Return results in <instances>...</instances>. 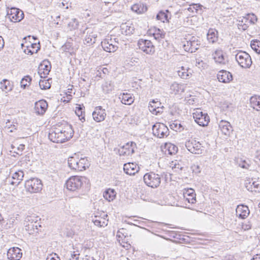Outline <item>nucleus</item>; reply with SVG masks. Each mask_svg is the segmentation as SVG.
<instances>
[{"instance_id": "nucleus-20", "label": "nucleus", "mask_w": 260, "mask_h": 260, "mask_svg": "<svg viewBox=\"0 0 260 260\" xmlns=\"http://www.w3.org/2000/svg\"><path fill=\"white\" fill-rule=\"evenodd\" d=\"M77 167L75 168V171L77 172H80L84 171L88 168L89 166V162L87 157H79V161H78Z\"/></svg>"}, {"instance_id": "nucleus-44", "label": "nucleus", "mask_w": 260, "mask_h": 260, "mask_svg": "<svg viewBox=\"0 0 260 260\" xmlns=\"http://www.w3.org/2000/svg\"><path fill=\"white\" fill-rule=\"evenodd\" d=\"M249 17H253L254 18H255V15L253 14H248L246 17H243L241 18V20L242 21L244 25H243V30L247 29L248 27V23H249L248 19H249Z\"/></svg>"}, {"instance_id": "nucleus-17", "label": "nucleus", "mask_w": 260, "mask_h": 260, "mask_svg": "<svg viewBox=\"0 0 260 260\" xmlns=\"http://www.w3.org/2000/svg\"><path fill=\"white\" fill-rule=\"evenodd\" d=\"M93 119L96 122H101L105 120L106 113L105 110L103 109L101 106L96 107L92 113Z\"/></svg>"}, {"instance_id": "nucleus-8", "label": "nucleus", "mask_w": 260, "mask_h": 260, "mask_svg": "<svg viewBox=\"0 0 260 260\" xmlns=\"http://www.w3.org/2000/svg\"><path fill=\"white\" fill-rule=\"evenodd\" d=\"M185 147L192 153L200 154L204 151L202 144L196 140H189L185 142Z\"/></svg>"}, {"instance_id": "nucleus-58", "label": "nucleus", "mask_w": 260, "mask_h": 260, "mask_svg": "<svg viewBox=\"0 0 260 260\" xmlns=\"http://www.w3.org/2000/svg\"><path fill=\"white\" fill-rule=\"evenodd\" d=\"M34 223H35V229L36 230V233H39V228H41V225H40V223L39 222H37V221L34 222Z\"/></svg>"}, {"instance_id": "nucleus-13", "label": "nucleus", "mask_w": 260, "mask_h": 260, "mask_svg": "<svg viewBox=\"0 0 260 260\" xmlns=\"http://www.w3.org/2000/svg\"><path fill=\"white\" fill-rule=\"evenodd\" d=\"M116 39L114 40L112 39H106L101 42V45L103 49L108 52H114L118 49L117 44L118 43L116 41Z\"/></svg>"}, {"instance_id": "nucleus-36", "label": "nucleus", "mask_w": 260, "mask_h": 260, "mask_svg": "<svg viewBox=\"0 0 260 260\" xmlns=\"http://www.w3.org/2000/svg\"><path fill=\"white\" fill-rule=\"evenodd\" d=\"M171 129L176 132H181L185 129V126L182 124L179 121H174L170 125Z\"/></svg>"}, {"instance_id": "nucleus-50", "label": "nucleus", "mask_w": 260, "mask_h": 260, "mask_svg": "<svg viewBox=\"0 0 260 260\" xmlns=\"http://www.w3.org/2000/svg\"><path fill=\"white\" fill-rule=\"evenodd\" d=\"M238 164L239 167L243 169H248L250 164L246 160H243L240 159L239 160H238Z\"/></svg>"}, {"instance_id": "nucleus-30", "label": "nucleus", "mask_w": 260, "mask_h": 260, "mask_svg": "<svg viewBox=\"0 0 260 260\" xmlns=\"http://www.w3.org/2000/svg\"><path fill=\"white\" fill-rule=\"evenodd\" d=\"M218 32L215 29H210L207 34L208 41L211 43L216 42L218 40Z\"/></svg>"}, {"instance_id": "nucleus-53", "label": "nucleus", "mask_w": 260, "mask_h": 260, "mask_svg": "<svg viewBox=\"0 0 260 260\" xmlns=\"http://www.w3.org/2000/svg\"><path fill=\"white\" fill-rule=\"evenodd\" d=\"M191 6H193V8L196 10V13H198V11L202 10V8L203 7L202 5L200 4H192Z\"/></svg>"}, {"instance_id": "nucleus-32", "label": "nucleus", "mask_w": 260, "mask_h": 260, "mask_svg": "<svg viewBox=\"0 0 260 260\" xmlns=\"http://www.w3.org/2000/svg\"><path fill=\"white\" fill-rule=\"evenodd\" d=\"M102 87L104 93H109L114 89V83L111 81H106L102 84Z\"/></svg>"}, {"instance_id": "nucleus-63", "label": "nucleus", "mask_w": 260, "mask_h": 260, "mask_svg": "<svg viewBox=\"0 0 260 260\" xmlns=\"http://www.w3.org/2000/svg\"><path fill=\"white\" fill-rule=\"evenodd\" d=\"M243 25H243V23L242 21L241 20H239L238 23V26L239 28L242 29L243 30Z\"/></svg>"}, {"instance_id": "nucleus-5", "label": "nucleus", "mask_w": 260, "mask_h": 260, "mask_svg": "<svg viewBox=\"0 0 260 260\" xmlns=\"http://www.w3.org/2000/svg\"><path fill=\"white\" fill-rule=\"evenodd\" d=\"M42 186L41 181L38 178H31L26 181L25 183L26 189L31 193L40 191L42 189Z\"/></svg>"}, {"instance_id": "nucleus-42", "label": "nucleus", "mask_w": 260, "mask_h": 260, "mask_svg": "<svg viewBox=\"0 0 260 260\" xmlns=\"http://www.w3.org/2000/svg\"><path fill=\"white\" fill-rule=\"evenodd\" d=\"M188 71V70L187 68L184 67H181L180 69L177 71L178 75L182 79H187L189 76V73Z\"/></svg>"}, {"instance_id": "nucleus-2", "label": "nucleus", "mask_w": 260, "mask_h": 260, "mask_svg": "<svg viewBox=\"0 0 260 260\" xmlns=\"http://www.w3.org/2000/svg\"><path fill=\"white\" fill-rule=\"evenodd\" d=\"M165 175L166 178L167 174L165 173L160 175L156 174L153 172L146 173L143 176V180L145 183L149 187L152 188L157 187L161 182V178Z\"/></svg>"}, {"instance_id": "nucleus-27", "label": "nucleus", "mask_w": 260, "mask_h": 260, "mask_svg": "<svg viewBox=\"0 0 260 260\" xmlns=\"http://www.w3.org/2000/svg\"><path fill=\"white\" fill-rule=\"evenodd\" d=\"M119 99L122 104L125 105H131L134 101L132 95L127 93H123L120 95Z\"/></svg>"}, {"instance_id": "nucleus-57", "label": "nucleus", "mask_w": 260, "mask_h": 260, "mask_svg": "<svg viewBox=\"0 0 260 260\" xmlns=\"http://www.w3.org/2000/svg\"><path fill=\"white\" fill-rule=\"evenodd\" d=\"M17 123H16V125L15 124H13V126H12V127L9 129H8V132L9 133H12V132H13L14 130H16L17 129Z\"/></svg>"}, {"instance_id": "nucleus-24", "label": "nucleus", "mask_w": 260, "mask_h": 260, "mask_svg": "<svg viewBox=\"0 0 260 260\" xmlns=\"http://www.w3.org/2000/svg\"><path fill=\"white\" fill-rule=\"evenodd\" d=\"M245 186L248 190L251 192H257L256 189L258 188L260 185L257 181L248 178L245 180Z\"/></svg>"}, {"instance_id": "nucleus-1", "label": "nucleus", "mask_w": 260, "mask_h": 260, "mask_svg": "<svg viewBox=\"0 0 260 260\" xmlns=\"http://www.w3.org/2000/svg\"><path fill=\"white\" fill-rule=\"evenodd\" d=\"M73 135L74 131L72 125L67 124L62 129L55 128L51 130L48 138L54 143H62L72 138Z\"/></svg>"}, {"instance_id": "nucleus-64", "label": "nucleus", "mask_w": 260, "mask_h": 260, "mask_svg": "<svg viewBox=\"0 0 260 260\" xmlns=\"http://www.w3.org/2000/svg\"><path fill=\"white\" fill-rule=\"evenodd\" d=\"M24 147H25V145H23V144H20L19 145V146L18 147L17 149L19 150V151H22L24 150Z\"/></svg>"}, {"instance_id": "nucleus-40", "label": "nucleus", "mask_w": 260, "mask_h": 260, "mask_svg": "<svg viewBox=\"0 0 260 260\" xmlns=\"http://www.w3.org/2000/svg\"><path fill=\"white\" fill-rule=\"evenodd\" d=\"M14 10L15 11V12L12 14V18L15 22H19L23 18V13L18 9H14Z\"/></svg>"}, {"instance_id": "nucleus-15", "label": "nucleus", "mask_w": 260, "mask_h": 260, "mask_svg": "<svg viewBox=\"0 0 260 260\" xmlns=\"http://www.w3.org/2000/svg\"><path fill=\"white\" fill-rule=\"evenodd\" d=\"M48 108V103L45 100H41L36 102L35 104L34 110L37 115H43Z\"/></svg>"}, {"instance_id": "nucleus-25", "label": "nucleus", "mask_w": 260, "mask_h": 260, "mask_svg": "<svg viewBox=\"0 0 260 260\" xmlns=\"http://www.w3.org/2000/svg\"><path fill=\"white\" fill-rule=\"evenodd\" d=\"M249 210L247 206L239 205L236 209V214L240 218L245 219L249 214Z\"/></svg>"}, {"instance_id": "nucleus-38", "label": "nucleus", "mask_w": 260, "mask_h": 260, "mask_svg": "<svg viewBox=\"0 0 260 260\" xmlns=\"http://www.w3.org/2000/svg\"><path fill=\"white\" fill-rule=\"evenodd\" d=\"M169 13V10H166V12L163 11H160L156 15V19L158 20L161 21L162 22L169 21L168 15L167 14Z\"/></svg>"}, {"instance_id": "nucleus-29", "label": "nucleus", "mask_w": 260, "mask_h": 260, "mask_svg": "<svg viewBox=\"0 0 260 260\" xmlns=\"http://www.w3.org/2000/svg\"><path fill=\"white\" fill-rule=\"evenodd\" d=\"M250 104L253 109L256 111H260V96H252L250 99Z\"/></svg>"}, {"instance_id": "nucleus-45", "label": "nucleus", "mask_w": 260, "mask_h": 260, "mask_svg": "<svg viewBox=\"0 0 260 260\" xmlns=\"http://www.w3.org/2000/svg\"><path fill=\"white\" fill-rule=\"evenodd\" d=\"M75 113L82 122H84L85 120L84 117L85 112L83 111L82 107L80 106L77 107L75 110Z\"/></svg>"}, {"instance_id": "nucleus-18", "label": "nucleus", "mask_w": 260, "mask_h": 260, "mask_svg": "<svg viewBox=\"0 0 260 260\" xmlns=\"http://www.w3.org/2000/svg\"><path fill=\"white\" fill-rule=\"evenodd\" d=\"M46 63L44 61L39 67L38 73L40 75L41 78H45L50 71L51 68L50 63L49 61H47Z\"/></svg>"}, {"instance_id": "nucleus-12", "label": "nucleus", "mask_w": 260, "mask_h": 260, "mask_svg": "<svg viewBox=\"0 0 260 260\" xmlns=\"http://www.w3.org/2000/svg\"><path fill=\"white\" fill-rule=\"evenodd\" d=\"M193 117L194 121L199 125L205 126L208 125L210 119L207 113H203L202 112L197 111L193 113Z\"/></svg>"}, {"instance_id": "nucleus-6", "label": "nucleus", "mask_w": 260, "mask_h": 260, "mask_svg": "<svg viewBox=\"0 0 260 260\" xmlns=\"http://www.w3.org/2000/svg\"><path fill=\"white\" fill-rule=\"evenodd\" d=\"M153 134L159 138H164L169 135V130L164 123H156L152 126Z\"/></svg>"}, {"instance_id": "nucleus-43", "label": "nucleus", "mask_w": 260, "mask_h": 260, "mask_svg": "<svg viewBox=\"0 0 260 260\" xmlns=\"http://www.w3.org/2000/svg\"><path fill=\"white\" fill-rule=\"evenodd\" d=\"M31 77L29 75L24 76L21 80L20 84L21 87L25 88L26 87L28 86L31 81Z\"/></svg>"}, {"instance_id": "nucleus-9", "label": "nucleus", "mask_w": 260, "mask_h": 260, "mask_svg": "<svg viewBox=\"0 0 260 260\" xmlns=\"http://www.w3.org/2000/svg\"><path fill=\"white\" fill-rule=\"evenodd\" d=\"M138 46L140 50L147 54L152 55L155 52V47L149 40L140 39L138 41Z\"/></svg>"}, {"instance_id": "nucleus-52", "label": "nucleus", "mask_w": 260, "mask_h": 260, "mask_svg": "<svg viewBox=\"0 0 260 260\" xmlns=\"http://www.w3.org/2000/svg\"><path fill=\"white\" fill-rule=\"evenodd\" d=\"M46 260H60V258L56 253H53L48 255Z\"/></svg>"}, {"instance_id": "nucleus-34", "label": "nucleus", "mask_w": 260, "mask_h": 260, "mask_svg": "<svg viewBox=\"0 0 260 260\" xmlns=\"http://www.w3.org/2000/svg\"><path fill=\"white\" fill-rule=\"evenodd\" d=\"M116 192L113 189L109 188L103 193L104 198L109 202L113 201L116 197Z\"/></svg>"}, {"instance_id": "nucleus-39", "label": "nucleus", "mask_w": 260, "mask_h": 260, "mask_svg": "<svg viewBox=\"0 0 260 260\" xmlns=\"http://www.w3.org/2000/svg\"><path fill=\"white\" fill-rule=\"evenodd\" d=\"M87 35H86L84 38V41L86 43L92 44L95 42L96 35L93 32L89 33V31H87Z\"/></svg>"}, {"instance_id": "nucleus-61", "label": "nucleus", "mask_w": 260, "mask_h": 260, "mask_svg": "<svg viewBox=\"0 0 260 260\" xmlns=\"http://www.w3.org/2000/svg\"><path fill=\"white\" fill-rule=\"evenodd\" d=\"M256 17H255V18H254L253 17H249V19H248L249 23H252L254 24L255 21H256Z\"/></svg>"}, {"instance_id": "nucleus-56", "label": "nucleus", "mask_w": 260, "mask_h": 260, "mask_svg": "<svg viewBox=\"0 0 260 260\" xmlns=\"http://www.w3.org/2000/svg\"><path fill=\"white\" fill-rule=\"evenodd\" d=\"M93 222L95 225L101 227V220L100 219L93 220Z\"/></svg>"}, {"instance_id": "nucleus-62", "label": "nucleus", "mask_w": 260, "mask_h": 260, "mask_svg": "<svg viewBox=\"0 0 260 260\" xmlns=\"http://www.w3.org/2000/svg\"><path fill=\"white\" fill-rule=\"evenodd\" d=\"M13 126V124L10 123V121L8 120V121L6 122V128L8 129H10L12 126Z\"/></svg>"}, {"instance_id": "nucleus-23", "label": "nucleus", "mask_w": 260, "mask_h": 260, "mask_svg": "<svg viewBox=\"0 0 260 260\" xmlns=\"http://www.w3.org/2000/svg\"><path fill=\"white\" fill-rule=\"evenodd\" d=\"M139 167L136 164L127 163L123 166L124 172L129 175H134L138 172Z\"/></svg>"}, {"instance_id": "nucleus-28", "label": "nucleus", "mask_w": 260, "mask_h": 260, "mask_svg": "<svg viewBox=\"0 0 260 260\" xmlns=\"http://www.w3.org/2000/svg\"><path fill=\"white\" fill-rule=\"evenodd\" d=\"M131 9L133 11L138 14H141L147 11V8L143 3H138L133 5L131 7Z\"/></svg>"}, {"instance_id": "nucleus-21", "label": "nucleus", "mask_w": 260, "mask_h": 260, "mask_svg": "<svg viewBox=\"0 0 260 260\" xmlns=\"http://www.w3.org/2000/svg\"><path fill=\"white\" fill-rule=\"evenodd\" d=\"M24 172L21 170H19L18 171L15 172L12 175L13 178H16L17 179V182H11L10 177H8L6 179V182L8 184H10L13 185L17 186L19 184L21 181L23 180V178L24 177Z\"/></svg>"}, {"instance_id": "nucleus-7", "label": "nucleus", "mask_w": 260, "mask_h": 260, "mask_svg": "<svg viewBox=\"0 0 260 260\" xmlns=\"http://www.w3.org/2000/svg\"><path fill=\"white\" fill-rule=\"evenodd\" d=\"M183 195V204L186 208H190V205L196 202V194L194 190L192 188H188L184 191Z\"/></svg>"}, {"instance_id": "nucleus-51", "label": "nucleus", "mask_w": 260, "mask_h": 260, "mask_svg": "<svg viewBox=\"0 0 260 260\" xmlns=\"http://www.w3.org/2000/svg\"><path fill=\"white\" fill-rule=\"evenodd\" d=\"M62 48L64 51H70L73 49L72 45L70 42H67L62 46Z\"/></svg>"}, {"instance_id": "nucleus-60", "label": "nucleus", "mask_w": 260, "mask_h": 260, "mask_svg": "<svg viewBox=\"0 0 260 260\" xmlns=\"http://www.w3.org/2000/svg\"><path fill=\"white\" fill-rule=\"evenodd\" d=\"M71 260H78L79 259V256L77 254H72L71 255V258H70Z\"/></svg>"}, {"instance_id": "nucleus-10", "label": "nucleus", "mask_w": 260, "mask_h": 260, "mask_svg": "<svg viewBox=\"0 0 260 260\" xmlns=\"http://www.w3.org/2000/svg\"><path fill=\"white\" fill-rule=\"evenodd\" d=\"M200 44V41L196 37H192L188 41L184 42L183 48L186 51L193 53L199 48Z\"/></svg>"}, {"instance_id": "nucleus-11", "label": "nucleus", "mask_w": 260, "mask_h": 260, "mask_svg": "<svg viewBox=\"0 0 260 260\" xmlns=\"http://www.w3.org/2000/svg\"><path fill=\"white\" fill-rule=\"evenodd\" d=\"M137 148L136 144L134 142H127L118 150L120 155L129 156L133 154Z\"/></svg>"}, {"instance_id": "nucleus-35", "label": "nucleus", "mask_w": 260, "mask_h": 260, "mask_svg": "<svg viewBox=\"0 0 260 260\" xmlns=\"http://www.w3.org/2000/svg\"><path fill=\"white\" fill-rule=\"evenodd\" d=\"M1 88L3 91L8 92L12 90V86L10 81L7 79H4L0 82Z\"/></svg>"}, {"instance_id": "nucleus-4", "label": "nucleus", "mask_w": 260, "mask_h": 260, "mask_svg": "<svg viewBox=\"0 0 260 260\" xmlns=\"http://www.w3.org/2000/svg\"><path fill=\"white\" fill-rule=\"evenodd\" d=\"M235 58L238 64L243 68H249L252 64V60L249 54L240 51L235 55Z\"/></svg>"}, {"instance_id": "nucleus-3", "label": "nucleus", "mask_w": 260, "mask_h": 260, "mask_svg": "<svg viewBox=\"0 0 260 260\" xmlns=\"http://www.w3.org/2000/svg\"><path fill=\"white\" fill-rule=\"evenodd\" d=\"M83 178L81 176H74L71 177L66 183L67 188L72 191L79 190L83 185Z\"/></svg>"}, {"instance_id": "nucleus-55", "label": "nucleus", "mask_w": 260, "mask_h": 260, "mask_svg": "<svg viewBox=\"0 0 260 260\" xmlns=\"http://www.w3.org/2000/svg\"><path fill=\"white\" fill-rule=\"evenodd\" d=\"M99 70L101 72L102 74L103 73L104 74L103 76L104 77L106 74H107L109 73V70L106 68H100Z\"/></svg>"}, {"instance_id": "nucleus-19", "label": "nucleus", "mask_w": 260, "mask_h": 260, "mask_svg": "<svg viewBox=\"0 0 260 260\" xmlns=\"http://www.w3.org/2000/svg\"><path fill=\"white\" fill-rule=\"evenodd\" d=\"M219 128L221 133L225 136H229L233 131L230 123L225 120H221L219 123Z\"/></svg>"}, {"instance_id": "nucleus-41", "label": "nucleus", "mask_w": 260, "mask_h": 260, "mask_svg": "<svg viewBox=\"0 0 260 260\" xmlns=\"http://www.w3.org/2000/svg\"><path fill=\"white\" fill-rule=\"evenodd\" d=\"M160 103L158 101H155V100H152L150 102L149 106V109L152 112H156L157 113L159 111H157V109L159 108V106L160 105Z\"/></svg>"}, {"instance_id": "nucleus-16", "label": "nucleus", "mask_w": 260, "mask_h": 260, "mask_svg": "<svg viewBox=\"0 0 260 260\" xmlns=\"http://www.w3.org/2000/svg\"><path fill=\"white\" fill-rule=\"evenodd\" d=\"M217 78L220 82L224 83H230L233 80L232 74L224 70H221L218 72Z\"/></svg>"}, {"instance_id": "nucleus-46", "label": "nucleus", "mask_w": 260, "mask_h": 260, "mask_svg": "<svg viewBox=\"0 0 260 260\" xmlns=\"http://www.w3.org/2000/svg\"><path fill=\"white\" fill-rule=\"evenodd\" d=\"M252 49L258 53H260V42L258 40H253L251 42Z\"/></svg>"}, {"instance_id": "nucleus-33", "label": "nucleus", "mask_w": 260, "mask_h": 260, "mask_svg": "<svg viewBox=\"0 0 260 260\" xmlns=\"http://www.w3.org/2000/svg\"><path fill=\"white\" fill-rule=\"evenodd\" d=\"M170 90L172 91V93L175 94L182 93L184 91V85L174 82L171 85Z\"/></svg>"}, {"instance_id": "nucleus-48", "label": "nucleus", "mask_w": 260, "mask_h": 260, "mask_svg": "<svg viewBox=\"0 0 260 260\" xmlns=\"http://www.w3.org/2000/svg\"><path fill=\"white\" fill-rule=\"evenodd\" d=\"M153 35L156 40L159 41L160 39L165 37V34L160 29H157L155 30Z\"/></svg>"}, {"instance_id": "nucleus-47", "label": "nucleus", "mask_w": 260, "mask_h": 260, "mask_svg": "<svg viewBox=\"0 0 260 260\" xmlns=\"http://www.w3.org/2000/svg\"><path fill=\"white\" fill-rule=\"evenodd\" d=\"M39 86L41 89L46 90L50 88L51 84L48 80H41L39 82Z\"/></svg>"}, {"instance_id": "nucleus-54", "label": "nucleus", "mask_w": 260, "mask_h": 260, "mask_svg": "<svg viewBox=\"0 0 260 260\" xmlns=\"http://www.w3.org/2000/svg\"><path fill=\"white\" fill-rule=\"evenodd\" d=\"M100 219L101 220V227L102 226H105L106 225H107L108 224V219H106V218H100Z\"/></svg>"}, {"instance_id": "nucleus-26", "label": "nucleus", "mask_w": 260, "mask_h": 260, "mask_svg": "<svg viewBox=\"0 0 260 260\" xmlns=\"http://www.w3.org/2000/svg\"><path fill=\"white\" fill-rule=\"evenodd\" d=\"M40 49V45L39 42L38 44L35 43L31 44L30 46H27L26 48L24 49V52L26 54L32 55L34 53H37Z\"/></svg>"}, {"instance_id": "nucleus-22", "label": "nucleus", "mask_w": 260, "mask_h": 260, "mask_svg": "<svg viewBox=\"0 0 260 260\" xmlns=\"http://www.w3.org/2000/svg\"><path fill=\"white\" fill-rule=\"evenodd\" d=\"M213 56V58L216 63L220 65H225L227 63L228 60L221 50L215 51Z\"/></svg>"}, {"instance_id": "nucleus-31", "label": "nucleus", "mask_w": 260, "mask_h": 260, "mask_svg": "<svg viewBox=\"0 0 260 260\" xmlns=\"http://www.w3.org/2000/svg\"><path fill=\"white\" fill-rule=\"evenodd\" d=\"M30 217H27L26 218L25 221V228L26 231L28 232L29 234H33L34 233H36V230L35 226V223L33 221L29 222L30 219H29Z\"/></svg>"}, {"instance_id": "nucleus-49", "label": "nucleus", "mask_w": 260, "mask_h": 260, "mask_svg": "<svg viewBox=\"0 0 260 260\" xmlns=\"http://www.w3.org/2000/svg\"><path fill=\"white\" fill-rule=\"evenodd\" d=\"M166 146L167 147L169 153L171 155L175 154L178 151V147L173 144L170 143L167 144Z\"/></svg>"}, {"instance_id": "nucleus-37", "label": "nucleus", "mask_w": 260, "mask_h": 260, "mask_svg": "<svg viewBox=\"0 0 260 260\" xmlns=\"http://www.w3.org/2000/svg\"><path fill=\"white\" fill-rule=\"evenodd\" d=\"M79 161V157H78L76 154L75 156H70L68 158V166L72 170H74L75 167H77V163Z\"/></svg>"}, {"instance_id": "nucleus-14", "label": "nucleus", "mask_w": 260, "mask_h": 260, "mask_svg": "<svg viewBox=\"0 0 260 260\" xmlns=\"http://www.w3.org/2000/svg\"><path fill=\"white\" fill-rule=\"evenodd\" d=\"M22 256V250L18 247L10 248L7 251V257L9 260H19Z\"/></svg>"}, {"instance_id": "nucleus-59", "label": "nucleus", "mask_w": 260, "mask_h": 260, "mask_svg": "<svg viewBox=\"0 0 260 260\" xmlns=\"http://www.w3.org/2000/svg\"><path fill=\"white\" fill-rule=\"evenodd\" d=\"M4 40L2 37H0V50H2L4 47Z\"/></svg>"}]
</instances>
